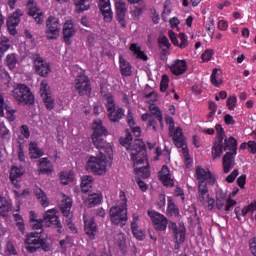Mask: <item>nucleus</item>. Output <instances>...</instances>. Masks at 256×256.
<instances>
[{
    "instance_id": "nucleus-1",
    "label": "nucleus",
    "mask_w": 256,
    "mask_h": 256,
    "mask_svg": "<svg viewBox=\"0 0 256 256\" xmlns=\"http://www.w3.org/2000/svg\"><path fill=\"white\" fill-rule=\"evenodd\" d=\"M91 141L99 151L98 157H90L86 164V170L94 175H105L107 171V155H113L111 144L105 140L109 135V130L103 126V121L98 119L92 125Z\"/></svg>"
},
{
    "instance_id": "nucleus-2",
    "label": "nucleus",
    "mask_w": 256,
    "mask_h": 256,
    "mask_svg": "<svg viewBox=\"0 0 256 256\" xmlns=\"http://www.w3.org/2000/svg\"><path fill=\"white\" fill-rule=\"evenodd\" d=\"M131 141H133L131 131L126 129V137H121L119 139V143L128 151L132 163L138 165V163H141L143 159H145V151H147V146L141 139H135L133 143H131Z\"/></svg>"
},
{
    "instance_id": "nucleus-3",
    "label": "nucleus",
    "mask_w": 256,
    "mask_h": 256,
    "mask_svg": "<svg viewBox=\"0 0 256 256\" xmlns=\"http://www.w3.org/2000/svg\"><path fill=\"white\" fill-rule=\"evenodd\" d=\"M196 179L198 181V199L200 203H205V197H209V187L208 185H215V176L209 169L201 166H197L195 170Z\"/></svg>"
},
{
    "instance_id": "nucleus-4",
    "label": "nucleus",
    "mask_w": 256,
    "mask_h": 256,
    "mask_svg": "<svg viewBox=\"0 0 256 256\" xmlns=\"http://www.w3.org/2000/svg\"><path fill=\"white\" fill-rule=\"evenodd\" d=\"M216 138L212 145V159H219L223 155V149H226L227 147L231 146V141L233 145H237V139L233 136L227 137L225 134V129H223V126L221 124H216Z\"/></svg>"
},
{
    "instance_id": "nucleus-5",
    "label": "nucleus",
    "mask_w": 256,
    "mask_h": 256,
    "mask_svg": "<svg viewBox=\"0 0 256 256\" xmlns=\"http://www.w3.org/2000/svg\"><path fill=\"white\" fill-rule=\"evenodd\" d=\"M31 223L32 229L35 231L33 233H38V235L43 233V223L45 227H54V229H57V233H63V225L59 220V216H57L56 209H49L44 213L43 219H39Z\"/></svg>"
},
{
    "instance_id": "nucleus-6",
    "label": "nucleus",
    "mask_w": 256,
    "mask_h": 256,
    "mask_svg": "<svg viewBox=\"0 0 256 256\" xmlns=\"http://www.w3.org/2000/svg\"><path fill=\"white\" fill-rule=\"evenodd\" d=\"M25 249L28 253H37L39 249L42 251H51V246L47 243V238L39 233L30 232L24 241Z\"/></svg>"
},
{
    "instance_id": "nucleus-7",
    "label": "nucleus",
    "mask_w": 256,
    "mask_h": 256,
    "mask_svg": "<svg viewBox=\"0 0 256 256\" xmlns=\"http://www.w3.org/2000/svg\"><path fill=\"white\" fill-rule=\"evenodd\" d=\"M14 99H16L18 105H33L35 103V96L31 89L25 84H17L12 91Z\"/></svg>"
},
{
    "instance_id": "nucleus-8",
    "label": "nucleus",
    "mask_w": 256,
    "mask_h": 256,
    "mask_svg": "<svg viewBox=\"0 0 256 256\" xmlns=\"http://www.w3.org/2000/svg\"><path fill=\"white\" fill-rule=\"evenodd\" d=\"M71 207H73V198L64 195L59 209L63 217L66 218L65 223L72 233H77V226L73 223V214L71 213Z\"/></svg>"
},
{
    "instance_id": "nucleus-9",
    "label": "nucleus",
    "mask_w": 256,
    "mask_h": 256,
    "mask_svg": "<svg viewBox=\"0 0 256 256\" xmlns=\"http://www.w3.org/2000/svg\"><path fill=\"white\" fill-rule=\"evenodd\" d=\"M235 141L230 142V146L222 148V155L226 154L222 158V165L224 173H229L233 167H235V156L237 155V144H233Z\"/></svg>"
},
{
    "instance_id": "nucleus-10",
    "label": "nucleus",
    "mask_w": 256,
    "mask_h": 256,
    "mask_svg": "<svg viewBox=\"0 0 256 256\" xmlns=\"http://www.w3.org/2000/svg\"><path fill=\"white\" fill-rule=\"evenodd\" d=\"M32 59L33 69L36 75H39V77H49V73H51V63L46 61L40 54H35Z\"/></svg>"
},
{
    "instance_id": "nucleus-11",
    "label": "nucleus",
    "mask_w": 256,
    "mask_h": 256,
    "mask_svg": "<svg viewBox=\"0 0 256 256\" xmlns=\"http://www.w3.org/2000/svg\"><path fill=\"white\" fill-rule=\"evenodd\" d=\"M46 37L49 40L59 39L61 33V23L59 18L55 16H49L46 20Z\"/></svg>"
},
{
    "instance_id": "nucleus-12",
    "label": "nucleus",
    "mask_w": 256,
    "mask_h": 256,
    "mask_svg": "<svg viewBox=\"0 0 256 256\" xmlns=\"http://www.w3.org/2000/svg\"><path fill=\"white\" fill-rule=\"evenodd\" d=\"M75 89L81 97L91 95V80L89 76L80 75L75 79Z\"/></svg>"
},
{
    "instance_id": "nucleus-13",
    "label": "nucleus",
    "mask_w": 256,
    "mask_h": 256,
    "mask_svg": "<svg viewBox=\"0 0 256 256\" xmlns=\"http://www.w3.org/2000/svg\"><path fill=\"white\" fill-rule=\"evenodd\" d=\"M127 209L113 206L110 208V221L113 225H120L123 227L127 224Z\"/></svg>"
},
{
    "instance_id": "nucleus-14",
    "label": "nucleus",
    "mask_w": 256,
    "mask_h": 256,
    "mask_svg": "<svg viewBox=\"0 0 256 256\" xmlns=\"http://www.w3.org/2000/svg\"><path fill=\"white\" fill-rule=\"evenodd\" d=\"M148 217H150L156 231H167V225H169V220L165 215L155 211L148 210Z\"/></svg>"
},
{
    "instance_id": "nucleus-15",
    "label": "nucleus",
    "mask_w": 256,
    "mask_h": 256,
    "mask_svg": "<svg viewBox=\"0 0 256 256\" xmlns=\"http://www.w3.org/2000/svg\"><path fill=\"white\" fill-rule=\"evenodd\" d=\"M116 7V21L120 24L122 29L127 27L125 16L127 15V2L125 0H115Z\"/></svg>"
},
{
    "instance_id": "nucleus-16",
    "label": "nucleus",
    "mask_w": 256,
    "mask_h": 256,
    "mask_svg": "<svg viewBox=\"0 0 256 256\" xmlns=\"http://www.w3.org/2000/svg\"><path fill=\"white\" fill-rule=\"evenodd\" d=\"M133 166L135 173L142 177L143 179H147L148 177L151 176L149 160L147 159V150H145L143 161L138 162V164L136 165L135 162H133Z\"/></svg>"
},
{
    "instance_id": "nucleus-17",
    "label": "nucleus",
    "mask_w": 256,
    "mask_h": 256,
    "mask_svg": "<svg viewBox=\"0 0 256 256\" xmlns=\"http://www.w3.org/2000/svg\"><path fill=\"white\" fill-rule=\"evenodd\" d=\"M23 16V12L21 9H16V11L8 17L6 21L7 29L11 35H17V27L21 21V17Z\"/></svg>"
},
{
    "instance_id": "nucleus-18",
    "label": "nucleus",
    "mask_w": 256,
    "mask_h": 256,
    "mask_svg": "<svg viewBox=\"0 0 256 256\" xmlns=\"http://www.w3.org/2000/svg\"><path fill=\"white\" fill-rule=\"evenodd\" d=\"M98 8L102 14L105 23L113 21V10H111V0H99Z\"/></svg>"
},
{
    "instance_id": "nucleus-19",
    "label": "nucleus",
    "mask_w": 256,
    "mask_h": 256,
    "mask_svg": "<svg viewBox=\"0 0 256 256\" xmlns=\"http://www.w3.org/2000/svg\"><path fill=\"white\" fill-rule=\"evenodd\" d=\"M84 231L91 241L95 240L97 233H99V228L97 227V222L95 218H87L84 216Z\"/></svg>"
},
{
    "instance_id": "nucleus-20",
    "label": "nucleus",
    "mask_w": 256,
    "mask_h": 256,
    "mask_svg": "<svg viewBox=\"0 0 256 256\" xmlns=\"http://www.w3.org/2000/svg\"><path fill=\"white\" fill-rule=\"evenodd\" d=\"M25 173L23 167L13 166L10 170L9 179L16 189H21V179Z\"/></svg>"
},
{
    "instance_id": "nucleus-21",
    "label": "nucleus",
    "mask_w": 256,
    "mask_h": 256,
    "mask_svg": "<svg viewBox=\"0 0 256 256\" xmlns=\"http://www.w3.org/2000/svg\"><path fill=\"white\" fill-rule=\"evenodd\" d=\"M159 180L162 182L164 187H174L175 180L171 178V171L169 170V166L163 165L161 170L158 173Z\"/></svg>"
},
{
    "instance_id": "nucleus-22",
    "label": "nucleus",
    "mask_w": 256,
    "mask_h": 256,
    "mask_svg": "<svg viewBox=\"0 0 256 256\" xmlns=\"http://www.w3.org/2000/svg\"><path fill=\"white\" fill-rule=\"evenodd\" d=\"M28 15L33 17L34 21L38 23V25H42L43 23V13L39 12V8L37 7V3L35 0H29L27 3Z\"/></svg>"
},
{
    "instance_id": "nucleus-23",
    "label": "nucleus",
    "mask_w": 256,
    "mask_h": 256,
    "mask_svg": "<svg viewBox=\"0 0 256 256\" xmlns=\"http://www.w3.org/2000/svg\"><path fill=\"white\" fill-rule=\"evenodd\" d=\"M75 26L73 21L67 20L63 25V41L67 45H71L73 42L71 41L72 37H75Z\"/></svg>"
},
{
    "instance_id": "nucleus-24",
    "label": "nucleus",
    "mask_w": 256,
    "mask_h": 256,
    "mask_svg": "<svg viewBox=\"0 0 256 256\" xmlns=\"http://www.w3.org/2000/svg\"><path fill=\"white\" fill-rule=\"evenodd\" d=\"M168 68L172 75L179 77V75H183L187 71V61L176 59Z\"/></svg>"
},
{
    "instance_id": "nucleus-25",
    "label": "nucleus",
    "mask_w": 256,
    "mask_h": 256,
    "mask_svg": "<svg viewBox=\"0 0 256 256\" xmlns=\"http://www.w3.org/2000/svg\"><path fill=\"white\" fill-rule=\"evenodd\" d=\"M119 69L122 77H131L133 75V66L127 61L123 54L119 55Z\"/></svg>"
},
{
    "instance_id": "nucleus-26",
    "label": "nucleus",
    "mask_w": 256,
    "mask_h": 256,
    "mask_svg": "<svg viewBox=\"0 0 256 256\" xmlns=\"http://www.w3.org/2000/svg\"><path fill=\"white\" fill-rule=\"evenodd\" d=\"M107 117L111 123H120L121 119L125 117V109L122 107L112 108L107 111Z\"/></svg>"
},
{
    "instance_id": "nucleus-27",
    "label": "nucleus",
    "mask_w": 256,
    "mask_h": 256,
    "mask_svg": "<svg viewBox=\"0 0 256 256\" xmlns=\"http://www.w3.org/2000/svg\"><path fill=\"white\" fill-rule=\"evenodd\" d=\"M170 137L173 139L174 145L181 149V147H185L186 141L185 136H183V129L181 127H177L173 133H169Z\"/></svg>"
},
{
    "instance_id": "nucleus-28",
    "label": "nucleus",
    "mask_w": 256,
    "mask_h": 256,
    "mask_svg": "<svg viewBox=\"0 0 256 256\" xmlns=\"http://www.w3.org/2000/svg\"><path fill=\"white\" fill-rule=\"evenodd\" d=\"M28 151L30 154V159H41V157L45 155V152H43V150L40 149L37 142H30Z\"/></svg>"
},
{
    "instance_id": "nucleus-29",
    "label": "nucleus",
    "mask_w": 256,
    "mask_h": 256,
    "mask_svg": "<svg viewBox=\"0 0 256 256\" xmlns=\"http://www.w3.org/2000/svg\"><path fill=\"white\" fill-rule=\"evenodd\" d=\"M40 173L44 175H51L53 173V164L49 161V158H41L39 160Z\"/></svg>"
},
{
    "instance_id": "nucleus-30",
    "label": "nucleus",
    "mask_w": 256,
    "mask_h": 256,
    "mask_svg": "<svg viewBox=\"0 0 256 256\" xmlns=\"http://www.w3.org/2000/svg\"><path fill=\"white\" fill-rule=\"evenodd\" d=\"M93 183H94L93 176H90V175L83 176L80 184L82 193H89V191L93 189Z\"/></svg>"
},
{
    "instance_id": "nucleus-31",
    "label": "nucleus",
    "mask_w": 256,
    "mask_h": 256,
    "mask_svg": "<svg viewBox=\"0 0 256 256\" xmlns=\"http://www.w3.org/2000/svg\"><path fill=\"white\" fill-rule=\"evenodd\" d=\"M87 201L88 207H97V205H100L101 201H103V194L101 192L89 194Z\"/></svg>"
},
{
    "instance_id": "nucleus-32",
    "label": "nucleus",
    "mask_w": 256,
    "mask_h": 256,
    "mask_svg": "<svg viewBox=\"0 0 256 256\" xmlns=\"http://www.w3.org/2000/svg\"><path fill=\"white\" fill-rule=\"evenodd\" d=\"M130 51L136 55V59L140 61H148L149 57L145 54V51L141 50V46H138L136 43L130 45Z\"/></svg>"
},
{
    "instance_id": "nucleus-33",
    "label": "nucleus",
    "mask_w": 256,
    "mask_h": 256,
    "mask_svg": "<svg viewBox=\"0 0 256 256\" xmlns=\"http://www.w3.org/2000/svg\"><path fill=\"white\" fill-rule=\"evenodd\" d=\"M41 97L46 109L48 111H53V109H55V98H53V96L47 92L41 93Z\"/></svg>"
},
{
    "instance_id": "nucleus-34",
    "label": "nucleus",
    "mask_w": 256,
    "mask_h": 256,
    "mask_svg": "<svg viewBox=\"0 0 256 256\" xmlns=\"http://www.w3.org/2000/svg\"><path fill=\"white\" fill-rule=\"evenodd\" d=\"M187 233V229L185 226H180L176 232H174V239L177 245H181L185 243V235Z\"/></svg>"
},
{
    "instance_id": "nucleus-35",
    "label": "nucleus",
    "mask_w": 256,
    "mask_h": 256,
    "mask_svg": "<svg viewBox=\"0 0 256 256\" xmlns=\"http://www.w3.org/2000/svg\"><path fill=\"white\" fill-rule=\"evenodd\" d=\"M102 99L107 111H111V109H115L117 107L115 105V98L113 97V94L107 93L102 97Z\"/></svg>"
},
{
    "instance_id": "nucleus-36",
    "label": "nucleus",
    "mask_w": 256,
    "mask_h": 256,
    "mask_svg": "<svg viewBox=\"0 0 256 256\" xmlns=\"http://www.w3.org/2000/svg\"><path fill=\"white\" fill-rule=\"evenodd\" d=\"M35 196L39 199L42 207H49V201L47 200V194L41 188H35Z\"/></svg>"
},
{
    "instance_id": "nucleus-37",
    "label": "nucleus",
    "mask_w": 256,
    "mask_h": 256,
    "mask_svg": "<svg viewBox=\"0 0 256 256\" xmlns=\"http://www.w3.org/2000/svg\"><path fill=\"white\" fill-rule=\"evenodd\" d=\"M12 206L7 199L0 197V215L6 217L9 211H11Z\"/></svg>"
},
{
    "instance_id": "nucleus-38",
    "label": "nucleus",
    "mask_w": 256,
    "mask_h": 256,
    "mask_svg": "<svg viewBox=\"0 0 256 256\" xmlns=\"http://www.w3.org/2000/svg\"><path fill=\"white\" fill-rule=\"evenodd\" d=\"M19 60L17 59V54L12 53L6 56V65L10 71H13L17 67Z\"/></svg>"
},
{
    "instance_id": "nucleus-39",
    "label": "nucleus",
    "mask_w": 256,
    "mask_h": 256,
    "mask_svg": "<svg viewBox=\"0 0 256 256\" xmlns=\"http://www.w3.org/2000/svg\"><path fill=\"white\" fill-rule=\"evenodd\" d=\"M74 5L76 6L77 13H83L90 9L89 0H74Z\"/></svg>"
},
{
    "instance_id": "nucleus-40",
    "label": "nucleus",
    "mask_w": 256,
    "mask_h": 256,
    "mask_svg": "<svg viewBox=\"0 0 256 256\" xmlns=\"http://www.w3.org/2000/svg\"><path fill=\"white\" fill-rule=\"evenodd\" d=\"M149 111L156 117L160 125H163V112H161V109H159L155 104H150Z\"/></svg>"
},
{
    "instance_id": "nucleus-41",
    "label": "nucleus",
    "mask_w": 256,
    "mask_h": 256,
    "mask_svg": "<svg viewBox=\"0 0 256 256\" xmlns=\"http://www.w3.org/2000/svg\"><path fill=\"white\" fill-rule=\"evenodd\" d=\"M127 194L125 191L121 190L119 193V198L117 200V205L114 207H119L120 209H127Z\"/></svg>"
},
{
    "instance_id": "nucleus-42",
    "label": "nucleus",
    "mask_w": 256,
    "mask_h": 256,
    "mask_svg": "<svg viewBox=\"0 0 256 256\" xmlns=\"http://www.w3.org/2000/svg\"><path fill=\"white\" fill-rule=\"evenodd\" d=\"M211 83L214 85V87H221V83H223V80H221V77H219V69L217 68L212 70Z\"/></svg>"
},
{
    "instance_id": "nucleus-43",
    "label": "nucleus",
    "mask_w": 256,
    "mask_h": 256,
    "mask_svg": "<svg viewBox=\"0 0 256 256\" xmlns=\"http://www.w3.org/2000/svg\"><path fill=\"white\" fill-rule=\"evenodd\" d=\"M227 203V196L224 193H220L216 196V207L218 211L223 210Z\"/></svg>"
},
{
    "instance_id": "nucleus-44",
    "label": "nucleus",
    "mask_w": 256,
    "mask_h": 256,
    "mask_svg": "<svg viewBox=\"0 0 256 256\" xmlns=\"http://www.w3.org/2000/svg\"><path fill=\"white\" fill-rule=\"evenodd\" d=\"M73 172H62L60 174V181L62 183V185H69V183H73Z\"/></svg>"
},
{
    "instance_id": "nucleus-45",
    "label": "nucleus",
    "mask_w": 256,
    "mask_h": 256,
    "mask_svg": "<svg viewBox=\"0 0 256 256\" xmlns=\"http://www.w3.org/2000/svg\"><path fill=\"white\" fill-rule=\"evenodd\" d=\"M13 217L16 222V227L19 229L20 233H25V221L23 220V217L19 214H14Z\"/></svg>"
},
{
    "instance_id": "nucleus-46",
    "label": "nucleus",
    "mask_w": 256,
    "mask_h": 256,
    "mask_svg": "<svg viewBox=\"0 0 256 256\" xmlns=\"http://www.w3.org/2000/svg\"><path fill=\"white\" fill-rule=\"evenodd\" d=\"M169 89V76L167 74L162 75V79L160 82V91L161 93H165Z\"/></svg>"
},
{
    "instance_id": "nucleus-47",
    "label": "nucleus",
    "mask_w": 256,
    "mask_h": 256,
    "mask_svg": "<svg viewBox=\"0 0 256 256\" xmlns=\"http://www.w3.org/2000/svg\"><path fill=\"white\" fill-rule=\"evenodd\" d=\"M178 37L181 41L178 45L180 49H186V47H189V40L187 39V35H185V33L180 32Z\"/></svg>"
},
{
    "instance_id": "nucleus-48",
    "label": "nucleus",
    "mask_w": 256,
    "mask_h": 256,
    "mask_svg": "<svg viewBox=\"0 0 256 256\" xmlns=\"http://www.w3.org/2000/svg\"><path fill=\"white\" fill-rule=\"evenodd\" d=\"M117 244L121 253H127V240L125 239V236H120L117 240Z\"/></svg>"
},
{
    "instance_id": "nucleus-49",
    "label": "nucleus",
    "mask_w": 256,
    "mask_h": 256,
    "mask_svg": "<svg viewBox=\"0 0 256 256\" xmlns=\"http://www.w3.org/2000/svg\"><path fill=\"white\" fill-rule=\"evenodd\" d=\"M226 105L230 111H235V108L237 107V96L228 97Z\"/></svg>"
},
{
    "instance_id": "nucleus-50",
    "label": "nucleus",
    "mask_w": 256,
    "mask_h": 256,
    "mask_svg": "<svg viewBox=\"0 0 256 256\" xmlns=\"http://www.w3.org/2000/svg\"><path fill=\"white\" fill-rule=\"evenodd\" d=\"M209 111H210V113L208 114V121H213V118L215 117V114L217 113V103L210 102L209 103Z\"/></svg>"
},
{
    "instance_id": "nucleus-51",
    "label": "nucleus",
    "mask_w": 256,
    "mask_h": 256,
    "mask_svg": "<svg viewBox=\"0 0 256 256\" xmlns=\"http://www.w3.org/2000/svg\"><path fill=\"white\" fill-rule=\"evenodd\" d=\"M182 149V153H183V157L185 160V163L187 166L191 165L193 163V160L191 159V156L189 155V148H187V146H183L181 147Z\"/></svg>"
},
{
    "instance_id": "nucleus-52",
    "label": "nucleus",
    "mask_w": 256,
    "mask_h": 256,
    "mask_svg": "<svg viewBox=\"0 0 256 256\" xmlns=\"http://www.w3.org/2000/svg\"><path fill=\"white\" fill-rule=\"evenodd\" d=\"M159 47H166V49H171V42H169V38L167 36H160L158 39Z\"/></svg>"
},
{
    "instance_id": "nucleus-53",
    "label": "nucleus",
    "mask_w": 256,
    "mask_h": 256,
    "mask_svg": "<svg viewBox=\"0 0 256 256\" xmlns=\"http://www.w3.org/2000/svg\"><path fill=\"white\" fill-rule=\"evenodd\" d=\"M11 44L8 39H4L0 41V55H4L6 51H9Z\"/></svg>"
},
{
    "instance_id": "nucleus-54",
    "label": "nucleus",
    "mask_w": 256,
    "mask_h": 256,
    "mask_svg": "<svg viewBox=\"0 0 256 256\" xmlns=\"http://www.w3.org/2000/svg\"><path fill=\"white\" fill-rule=\"evenodd\" d=\"M234 213L238 221H241V215L242 217H246V215H249V212H247V209L245 207L243 209H241V207H236L234 209Z\"/></svg>"
},
{
    "instance_id": "nucleus-55",
    "label": "nucleus",
    "mask_w": 256,
    "mask_h": 256,
    "mask_svg": "<svg viewBox=\"0 0 256 256\" xmlns=\"http://www.w3.org/2000/svg\"><path fill=\"white\" fill-rule=\"evenodd\" d=\"M4 109L10 121H15V110L9 104H4Z\"/></svg>"
},
{
    "instance_id": "nucleus-56",
    "label": "nucleus",
    "mask_w": 256,
    "mask_h": 256,
    "mask_svg": "<svg viewBox=\"0 0 256 256\" xmlns=\"http://www.w3.org/2000/svg\"><path fill=\"white\" fill-rule=\"evenodd\" d=\"M168 211L173 213V215H178L179 213V208H177V205H175L171 198H168Z\"/></svg>"
},
{
    "instance_id": "nucleus-57",
    "label": "nucleus",
    "mask_w": 256,
    "mask_h": 256,
    "mask_svg": "<svg viewBox=\"0 0 256 256\" xmlns=\"http://www.w3.org/2000/svg\"><path fill=\"white\" fill-rule=\"evenodd\" d=\"M145 11V4L142 3L139 6H135L133 10L134 17H141L143 15V12Z\"/></svg>"
},
{
    "instance_id": "nucleus-58",
    "label": "nucleus",
    "mask_w": 256,
    "mask_h": 256,
    "mask_svg": "<svg viewBox=\"0 0 256 256\" xmlns=\"http://www.w3.org/2000/svg\"><path fill=\"white\" fill-rule=\"evenodd\" d=\"M201 59L203 63L211 61V59H213V50H206L204 53H202Z\"/></svg>"
},
{
    "instance_id": "nucleus-59",
    "label": "nucleus",
    "mask_w": 256,
    "mask_h": 256,
    "mask_svg": "<svg viewBox=\"0 0 256 256\" xmlns=\"http://www.w3.org/2000/svg\"><path fill=\"white\" fill-rule=\"evenodd\" d=\"M235 205H237L236 200H233L231 197L226 198V204L224 206V211H226V212L231 211V208L235 207Z\"/></svg>"
},
{
    "instance_id": "nucleus-60",
    "label": "nucleus",
    "mask_w": 256,
    "mask_h": 256,
    "mask_svg": "<svg viewBox=\"0 0 256 256\" xmlns=\"http://www.w3.org/2000/svg\"><path fill=\"white\" fill-rule=\"evenodd\" d=\"M168 37L175 47H179V40L177 39V35L173 30L168 31Z\"/></svg>"
},
{
    "instance_id": "nucleus-61",
    "label": "nucleus",
    "mask_w": 256,
    "mask_h": 256,
    "mask_svg": "<svg viewBox=\"0 0 256 256\" xmlns=\"http://www.w3.org/2000/svg\"><path fill=\"white\" fill-rule=\"evenodd\" d=\"M166 123L168 125L169 133L175 131V120L171 116H166Z\"/></svg>"
},
{
    "instance_id": "nucleus-62",
    "label": "nucleus",
    "mask_w": 256,
    "mask_h": 256,
    "mask_svg": "<svg viewBox=\"0 0 256 256\" xmlns=\"http://www.w3.org/2000/svg\"><path fill=\"white\" fill-rule=\"evenodd\" d=\"M127 124L130 128L135 127L136 125L135 118L133 117V112L131 110H128L127 113Z\"/></svg>"
},
{
    "instance_id": "nucleus-63",
    "label": "nucleus",
    "mask_w": 256,
    "mask_h": 256,
    "mask_svg": "<svg viewBox=\"0 0 256 256\" xmlns=\"http://www.w3.org/2000/svg\"><path fill=\"white\" fill-rule=\"evenodd\" d=\"M249 249L253 256H256V237L249 240Z\"/></svg>"
},
{
    "instance_id": "nucleus-64",
    "label": "nucleus",
    "mask_w": 256,
    "mask_h": 256,
    "mask_svg": "<svg viewBox=\"0 0 256 256\" xmlns=\"http://www.w3.org/2000/svg\"><path fill=\"white\" fill-rule=\"evenodd\" d=\"M247 145H248L249 153H251L252 155H256V142L253 140H250L248 141Z\"/></svg>"
}]
</instances>
